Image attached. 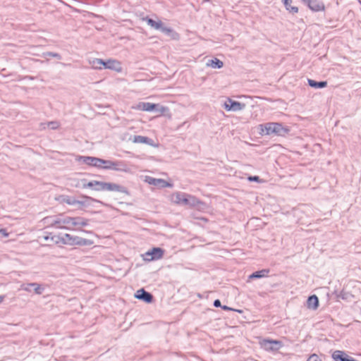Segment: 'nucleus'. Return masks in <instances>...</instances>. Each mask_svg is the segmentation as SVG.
Masks as SVG:
<instances>
[{"mask_svg":"<svg viewBox=\"0 0 361 361\" xmlns=\"http://www.w3.org/2000/svg\"><path fill=\"white\" fill-rule=\"evenodd\" d=\"M144 20H145L147 24L152 27V28L155 29V30H160L161 27H162V22L159 20V21H155L151 18H144Z\"/></svg>","mask_w":361,"mask_h":361,"instance_id":"nucleus-25","label":"nucleus"},{"mask_svg":"<svg viewBox=\"0 0 361 361\" xmlns=\"http://www.w3.org/2000/svg\"><path fill=\"white\" fill-rule=\"evenodd\" d=\"M259 345L262 348L267 351L275 352L279 350L282 345L279 341L263 339L259 341Z\"/></svg>","mask_w":361,"mask_h":361,"instance_id":"nucleus-9","label":"nucleus"},{"mask_svg":"<svg viewBox=\"0 0 361 361\" xmlns=\"http://www.w3.org/2000/svg\"><path fill=\"white\" fill-rule=\"evenodd\" d=\"M145 182L149 183V185L158 186L160 188H166V187H171V185L166 181H165L163 179L161 178H154L151 176H146L145 177Z\"/></svg>","mask_w":361,"mask_h":361,"instance_id":"nucleus-13","label":"nucleus"},{"mask_svg":"<svg viewBox=\"0 0 361 361\" xmlns=\"http://www.w3.org/2000/svg\"><path fill=\"white\" fill-rule=\"evenodd\" d=\"M224 107L227 111H238L243 110L245 107V104L228 99L224 104Z\"/></svg>","mask_w":361,"mask_h":361,"instance_id":"nucleus-11","label":"nucleus"},{"mask_svg":"<svg viewBox=\"0 0 361 361\" xmlns=\"http://www.w3.org/2000/svg\"><path fill=\"white\" fill-rule=\"evenodd\" d=\"M0 233H1L4 237L8 236V233L6 232L5 229H0Z\"/></svg>","mask_w":361,"mask_h":361,"instance_id":"nucleus-35","label":"nucleus"},{"mask_svg":"<svg viewBox=\"0 0 361 361\" xmlns=\"http://www.w3.org/2000/svg\"><path fill=\"white\" fill-rule=\"evenodd\" d=\"M135 297L147 303H150L153 300L152 294L145 291L143 288L137 290Z\"/></svg>","mask_w":361,"mask_h":361,"instance_id":"nucleus-15","label":"nucleus"},{"mask_svg":"<svg viewBox=\"0 0 361 361\" xmlns=\"http://www.w3.org/2000/svg\"><path fill=\"white\" fill-rule=\"evenodd\" d=\"M332 357L336 361H338V350L334 351Z\"/></svg>","mask_w":361,"mask_h":361,"instance_id":"nucleus-34","label":"nucleus"},{"mask_svg":"<svg viewBox=\"0 0 361 361\" xmlns=\"http://www.w3.org/2000/svg\"><path fill=\"white\" fill-rule=\"evenodd\" d=\"M44 240H51V242H53L54 244H56V245H63V235H46V236H44Z\"/></svg>","mask_w":361,"mask_h":361,"instance_id":"nucleus-19","label":"nucleus"},{"mask_svg":"<svg viewBox=\"0 0 361 361\" xmlns=\"http://www.w3.org/2000/svg\"><path fill=\"white\" fill-rule=\"evenodd\" d=\"M305 4L314 11H319L324 9V5L319 4L316 0H308Z\"/></svg>","mask_w":361,"mask_h":361,"instance_id":"nucleus-18","label":"nucleus"},{"mask_svg":"<svg viewBox=\"0 0 361 361\" xmlns=\"http://www.w3.org/2000/svg\"><path fill=\"white\" fill-rule=\"evenodd\" d=\"M28 286L33 287L35 292L38 295L42 294L44 290V288L40 285L36 283H28Z\"/></svg>","mask_w":361,"mask_h":361,"instance_id":"nucleus-28","label":"nucleus"},{"mask_svg":"<svg viewBox=\"0 0 361 361\" xmlns=\"http://www.w3.org/2000/svg\"><path fill=\"white\" fill-rule=\"evenodd\" d=\"M286 10H288L290 13H296L298 12V8L296 6H293L291 5V0H282Z\"/></svg>","mask_w":361,"mask_h":361,"instance_id":"nucleus-27","label":"nucleus"},{"mask_svg":"<svg viewBox=\"0 0 361 361\" xmlns=\"http://www.w3.org/2000/svg\"><path fill=\"white\" fill-rule=\"evenodd\" d=\"M63 245H89L92 244V242L90 240L77 236L72 235L68 233H65L63 235Z\"/></svg>","mask_w":361,"mask_h":361,"instance_id":"nucleus-8","label":"nucleus"},{"mask_svg":"<svg viewBox=\"0 0 361 361\" xmlns=\"http://www.w3.org/2000/svg\"><path fill=\"white\" fill-rule=\"evenodd\" d=\"M248 180L249 181H255V182H259V183H261L262 182V180L259 179V176H249L247 178Z\"/></svg>","mask_w":361,"mask_h":361,"instance_id":"nucleus-31","label":"nucleus"},{"mask_svg":"<svg viewBox=\"0 0 361 361\" xmlns=\"http://www.w3.org/2000/svg\"><path fill=\"white\" fill-rule=\"evenodd\" d=\"M101 168L107 170H114L116 171H121L125 173H130V169L128 166L126 162L122 161H111L105 160L102 159Z\"/></svg>","mask_w":361,"mask_h":361,"instance_id":"nucleus-4","label":"nucleus"},{"mask_svg":"<svg viewBox=\"0 0 361 361\" xmlns=\"http://www.w3.org/2000/svg\"><path fill=\"white\" fill-rule=\"evenodd\" d=\"M30 286H28V284H27L25 287H24V288H23V289H24L25 290H26V291L30 292V291L31 290H30Z\"/></svg>","mask_w":361,"mask_h":361,"instance_id":"nucleus-37","label":"nucleus"},{"mask_svg":"<svg viewBox=\"0 0 361 361\" xmlns=\"http://www.w3.org/2000/svg\"><path fill=\"white\" fill-rule=\"evenodd\" d=\"M132 109L144 111H156L161 114H164L165 112L169 111V109L166 106L149 102H139L137 104L133 106Z\"/></svg>","mask_w":361,"mask_h":361,"instance_id":"nucleus-6","label":"nucleus"},{"mask_svg":"<svg viewBox=\"0 0 361 361\" xmlns=\"http://www.w3.org/2000/svg\"><path fill=\"white\" fill-rule=\"evenodd\" d=\"M4 301V296L0 295V304Z\"/></svg>","mask_w":361,"mask_h":361,"instance_id":"nucleus-38","label":"nucleus"},{"mask_svg":"<svg viewBox=\"0 0 361 361\" xmlns=\"http://www.w3.org/2000/svg\"><path fill=\"white\" fill-rule=\"evenodd\" d=\"M89 63L93 68L102 69L103 68L104 61L100 59H92L89 60Z\"/></svg>","mask_w":361,"mask_h":361,"instance_id":"nucleus-24","label":"nucleus"},{"mask_svg":"<svg viewBox=\"0 0 361 361\" xmlns=\"http://www.w3.org/2000/svg\"><path fill=\"white\" fill-rule=\"evenodd\" d=\"M269 273V269H262L260 271H255L249 276L250 279H260L267 277Z\"/></svg>","mask_w":361,"mask_h":361,"instance_id":"nucleus-22","label":"nucleus"},{"mask_svg":"<svg viewBox=\"0 0 361 361\" xmlns=\"http://www.w3.org/2000/svg\"><path fill=\"white\" fill-rule=\"evenodd\" d=\"M64 215L63 214H58L56 215L55 219V226L54 228H59V229H64V221H63Z\"/></svg>","mask_w":361,"mask_h":361,"instance_id":"nucleus-26","label":"nucleus"},{"mask_svg":"<svg viewBox=\"0 0 361 361\" xmlns=\"http://www.w3.org/2000/svg\"><path fill=\"white\" fill-rule=\"evenodd\" d=\"M132 141L134 143L147 144L148 145L154 146L153 140L152 139L142 135H135L133 137Z\"/></svg>","mask_w":361,"mask_h":361,"instance_id":"nucleus-16","label":"nucleus"},{"mask_svg":"<svg viewBox=\"0 0 361 361\" xmlns=\"http://www.w3.org/2000/svg\"><path fill=\"white\" fill-rule=\"evenodd\" d=\"M159 30L167 35H171V34L173 33V30L169 27H164V24H162V27H161Z\"/></svg>","mask_w":361,"mask_h":361,"instance_id":"nucleus-30","label":"nucleus"},{"mask_svg":"<svg viewBox=\"0 0 361 361\" xmlns=\"http://www.w3.org/2000/svg\"><path fill=\"white\" fill-rule=\"evenodd\" d=\"M44 55L55 57V58H57L59 59H61V56L57 53L47 52V53L44 54Z\"/></svg>","mask_w":361,"mask_h":361,"instance_id":"nucleus-33","label":"nucleus"},{"mask_svg":"<svg viewBox=\"0 0 361 361\" xmlns=\"http://www.w3.org/2000/svg\"><path fill=\"white\" fill-rule=\"evenodd\" d=\"M45 126L53 130L57 129L59 126V123L56 121H51L46 124H42V128H45Z\"/></svg>","mask_w":361,"mask_h":361,"instance_id":"nucleus-29","label":"nucleus"},{"mask_svg":"<svg viewBox=\"0 0 361 361\" xmlns=\"http://www.w3.org/2000/svg\"><path fill=\"white\" fill-rule=\"evenodd\" d=\"M63 221L64 226H67L64 227V229L66 230H77L88 224V221L80 216L72 217L64 215Z\"/></svg>","mask_w":361,"mask_h":361,"instance_id":"nucleus-5","label":"nucleus"},{"mask_svg":"<svg viewBox=\"0 0 361 361\" xmlns=\"http://www.w3.org/2000/svg\"><path fill=\"white\" fill-rule=\"evenodd\" d=\"M78 161L89 166L101 168L102 159L93 157L80 156L77 159Z\"/></svg>","mask_w":361,"mask_h":361,"instance_id":"nucleus-12","label":"nucleus"},{"mask_svg":"<svg viewBox=\"0 0 361 361\" xmlns=\"http://www.w3.org/2000/svg\"><path fill=\"white\" fill-rule=\"evenodd\" d=\"M103 68L110 69L117 72L121 71V63L114 59H109L106 61H104Z\"/></svg>","mask_w":361,"mask_h":361,"instance_id":"nucleus-14","label":"nucleus"},{"mask_svg":"<svg viewBox=\"0 0 361 361\" xmlns=\"http://www.w3.org/2000/svg\"><path fill=\"white\" fill-rule=\"evenodd\" d=\"M164 250L159 247H154L152 250L146 252L143 258L147 261H152L161 259L163 257Z\"/></svg>","mask_w":361,"mask_h":361,"instance_id":"nucleus-10","label":"nucleus"},{"mask_svg":"<svg viewBox=\"0 0 361 361\" xmlns=\"http://www.w3.org/2000/svg\"><path fill=\"white\" fill-rule=\"evenodd\" d=\"M214 305L216 307H221V302H220V300H214Z\"/></svg>","mask_w":361,"mask_h":361,"instance_id":"nucleus-36","label":"nucleus"},{"mask_svg":"<svg viewBox=\"0 0 361 361\" xmlns=\"http://www.w3.org/2000/svg\"><path fill=\"white\" fill-rule=\"evenodd\" d=\"M206 66L213 68H221L223 67L224 63L219 59L215 58L214 59L208 60L206 63Z\"/></svg>","mask_w":361,"mask_h":361,"instance_id":"nucleus-20","label":"nucleus"},{"mask_svg":"<svg viewBox=\"0 0 361 361\" xmlns=\"http://www.w3.org/2000/svg\"><path fill=\"white\" fill-rule=\"evenodd\" d=\"M307 306L309 309L311 310H314L317 309L319 306L318 298L315 295L310 296L307 300Z\"/></svg>","mask_w":361,"mask_h":361,"instance_id":"nucleus-17","label":"nucleus"},{"mask_svg":"<svg viewBox=\"0 0 361 361\" xmlns=\"http://www.w3.org/2000/svg\"><path fill=\"white\" fill-rule=\"evenodd\" d=\"M259 134L261 135H271L276 134L277 135H285L288 130L283 127L279 123H267L265 124H260L258 126Z\"/></svg>","mask_w":361,"mask_h":361,"instance_id":"nucleus-3","label":"nucleus"},{"mask_svg":"<svg viewBox=\"0 0 361 361\" xmlns=\"http://www.w3.org/2000/svg\"><path fill=\"white\" fill-rule=\"evenodd\" d=\"M55 219H56V215L46 216V217H44V219H42L41 223L45 227H54V226H55Z\"/></svg>","mask_w":361,"mask_h":361,"instance_id":"nucleus-21","label":"nucleus"},{"mask_svg":"<svg viewBox=\"0 0 361 361\" xmlns=\"http://www.w3.org/2000/svg\"><path fill=\"white\" fill-rule=\"evenodd\" d=\"M171 202L183 207H198L202 202L195 196L183 192H175L170 195Z\"/></svg>","mask_w":361,"mask_h":361,"instance_id":"nucleus-2","label":"nucleus"},{"mask_svg":"<svg viewBox=\"0 0 361 361\" xmlns=\"http://www.w3.org/2000/svg\"><path fill=\"white\" fill-rule=\"evenodd\" d=\"M307 361H321V359L316 354H313L309 357Z\"/></svg>","mask_w":361,"mask_h":361,"instance_id":"nucleus-32","label":"nucleus"},{"mask_svg":"<svg viewBox=\"0 0 361 361\" xmlns=\"http://www.w3.org/2000/svg\"><path fill=\"white\" fill-rule=\"evenodd\" d=\"M82 188H91L95 191H114L121 193H128L126 188L118 184L114 183L102 182L98 180H91L86 182L85 180H82Z\"/></svg>","mask_w":361,"mask_h":361,"instance_id":"nucleus-1","label":"nucleus"},{"mask_svg":"<svg viewBox=\"0 0 361 361\" xmlns=\"http://www.w3.org/2000/svg\"><path fill=\"white\" fill-rule=\"evenodd\" d=\"M308 85L315 89H320L326 87L327 82L326 81L317 82L312 79H307Z\"/></svg>","mask_w":361,"mask_h":361,"instance_id":"nucleus-23","label":"nucleus"},{"mask_svg":"<svg viewBox=\"0 0 361 361\" xmlns=\"http://www.w3.org/2000/svg\"><path fill=\"white\" fill-rule=\"evenodd\" d=\"M61 199L62 202L67 204L78 205L79 207H88L92 202H97L96 200L88 196H83L82 200H77L75 197L71 196H62Z\"/></svg>","mask_w":361,"mask_h":361,"instance_id":"nucleus-7","label":"nucleus"},{"mask_svg":"<svg viewBox=\"0 0 361 361\" xmlns=\"http://www.w3.org/2000/svg\"><path fill=\"white\" fill-rule=\"evenodd\" d=\"M223 309H224V310H231V308L228 307L227 306H224Z\"/></svg>","mask_w":361,"mask_h":361,"instance_id":"nucleus-39","label":"nucleus"}]
</instances>
